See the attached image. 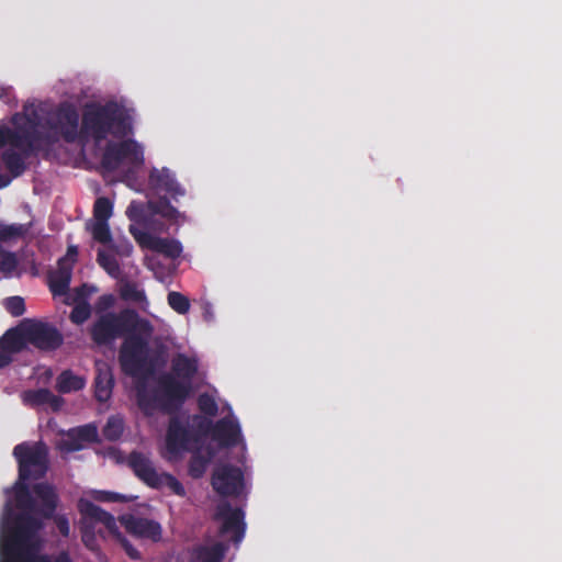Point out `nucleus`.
Here are the masks:
<instances>
[{"mask_svg":"<svg viewBox=\"0 0 562 562\" xmlns=\"http://www.w3.org/2000/svg\"><path fill=\"white\" fill-rule=\"evenodd\" d=\"M80 116L76 105L61 101H27L10 122L0 120V140H83L79 138Z\"/></svg>","mask_w":562,"mask_h":562,"instance_id":"f257e3e1","label":"nucleus"},{"mask_svg":"<svg viewBox=\"0 0 562 562\" xmlns=\"http://www.w3.org/2000/svg\"><path fill=\"white\" fill-rule=\"evenodd\" d=\"M82 158L98 164L103 173L116 172L123 180L135 178L144 165V147L140 143H67Z\"/></svg>","mask_w":562,"mask_h":562,"instance_id":"f03ea898","label":"nucleus"},{"mask_svg":"<svg viewBox=\"0 0 562 562\" xmlns=\"http://www.w3.org/2000/svg\"><path fill=\"white\" fill-rule=\"evenodd\" d=\"M80 135L92 140H108L112 135L120 140H133V117L128 110L115 101L87 103L80 124Z\"/></svg>","mask_w":562,"mask_h":562,"instance_id":"7ed1b4c3","label":"nucleus"},{"mask_svg":"<svg viewBox=\"0 0 562 562\" xmlns=\"http://www.w3.org/2000/svg\"><path fill=\"white\" fill-rule=\"evenodd\" d=\"M19 465V479L14 484L15 506L19 509H34V497L27 485L29 480H41L48 471V449L43 441L21 442L13 448Z\"/></svg>","mask_w":562,"mask_h":562,"instance_id":"20e7f679","label":"nucleus"},{"mask_svg":"<svg viewBox=\"0 0 562 562\" xmlns=\"http://www.w3.org/2000/svg\"><path fill=\"white\" fill-rule=\"evenodd\" d=\"M190 394V384L180 382L171 374H164L158 380V387L148 391L145 383L137 385L136 400L140 411L151 416L159 411L165 414L176 413Z\"/></svg>","mask_w":562,"mask_h":562,"instance_id":"39448f33","label":"nucleus"},{"mask_svg":"<svg viewBox=\"0 0 562 562\" xmlns=\"http://www.w3.org/2000/svg\"><path fill=\"white\" fill-rule=\"evenodd\" d=\"M153 328L147 319L131 308L121 312H106L98 315L89 327V336L98 346H109L117 338L126 337L131 331L150 335Z\"/></svg>","mask_w":562,"mask_h":562,"instance_id":"423d86ee","label":"nucleus"},{"mask_svg":"<svg viewBox=\"0 0 562 562\" xmlns=\"http://www.w3.org/2000/svg\"><path fill=\"white\" fill-rule=\"evenodd\" d=\"M32 513L23 510L12 518L11 526L4 527L0 542V562H18L23 558L29 540L43 526Z\"/></svg>","mask_w":562,"mask_h":562,"instance_id":"0eeeda50","label":"nucleus"},{"mask_svg":"<svg viewBox=\"0 0 562 562\" xmlns=\"http://www.w3.org/2000/svg\"><path fill=\"white\" fill-rule=\"evenodd\" d=\"M119 363L124 374L146 380L155 371V362L150 358L147 338L139 333L131 331L119 351Z\"/></svg>","mask_w":562,"mask_h":562,"instance_id":"6e6552de","label":"nucleus"},{"mask_svg":"<svg viewBox=\"0 0 562 562\" xmlns=\"http://www.w3.org/2000/svg\"><path fill=\"white\" fill-rule=\"evenodd\" d=\"M0 145H7V143H0ZM8 145L1 153V161L11 183L13 179L21 177L37 160L42 150L55 148L56 145L61 147L63 143H8Z\"/></svg>","mask_w":562,"mask_h":562,"instance_id":"1a4fd4ad","label":"nucleus"},{"mask_svg":"<svg viewBox=\"0 0 562 562\" xmlns=\"http://www.w3.org/2000/svg\"><path fill=\"white\" fill-rule=\"evenodd\" d=\"M127 465L135 476L145 485L160 490L167 486L173 494L186 496V488L182 483L168 472H158L151 459L139 451H132L127 458Z\"/></svg>","mask_w":562,"mask_h":562,"instance_id":"9d476101","label":"nucleus"},{"mask_svg":"<svg viewBox=\"0 0 562 562\" xmlns=\"http://www.w3.org/2000/svg\"><path fill=\"white\" fill-rule=\"evenodd\" d=\"M24 324L27 344L35 348L52 351L63 345L64 337L54 325L31 318H25Z\"/></svg>","mask_w":562,"mask_h":562,"instance_id":"9b49d317","label":"nucleus"},{"mask_svg":"<svg viewBox=\"0 0 562 562\" xmlns=\"http://www.w3.org/2000/svg\"><path fill=\"white\" fill-rule=\"evenodd\" d=\"M215 520H221L220 535L226 536L232 533V541L239 544L245 537L246 524L245 513L240 507H232L228 502L217 505L214 514Z\"/></svg>","mask_w":562,"mask_h":562,"instance_id":"f8f14e48","label":"nucleus"},{"mask_svg":"<svg viewBox=\"0 0 562 562\" xmlns=\"http://www.w3.org/2000/svg\"><path fill=\"white\" fill-rule=\"evenodd\" d=\"M212 487L221 496H239L244 488L243 471L231 464H223L214 469Z\"/></svg>","mask_w":562,"mask_h":562,"instance_id":"ddd939ff","label":"nucleus"},{"mask_svg":"<svg viewBox=\"0 0 562 562\" xmlns=\"http://www.w3.org/2000/svg\"><path fill=\"white\" fill-rule=\"evenodd\" d=\"M200 442V437L178 417H171L166 434V449L170 454L191 451V446Z\"/></svg>","mask_w":562,"mask_h":562,"instance_id":"4468645a","label":"nucleus"},{"mask_svg":"<svg viewBox=\"0 0 562 562\" xmlns=\"http://www.w3.org/2000/svg\"><path fill=\"white\" fill-rule=\"evenodd\" d=\"M128 231L143 248L150 249L170 259H177L181 256L182 245L177 239L154 236L148 232L140 231L135 225H130Z\"/></svg>","mask_w":562,"mask_h":562,"instance_id":"2eb2a0df","label":"nucleus"},{"mask_svg":"<svg viewBox=\"0 0 562 562\" xmlns=\"http://www.w3.org/2000/svg\"><path fill=\"white\" fill-rule=\"evenodd\" d=\"M148 186L157 193L164 192L169 195L173 201L186 195V189L177 180L176 173L167 168H151L148 175Z\"/></svg>","mask_w":562,"mask_h":562,"instance_id":"dca6fc26","label":"nucleus"},{"mask_svg":"<svg viewBox=\"0 0 562 562\" xmlns=\"http://www.w3.org/2000/svg\"><path fill=\"white\" fill-rule=\"evenodd\" d=\"M127 532L143 539H149L154 542L161 540L162 528L161 525L153 519L128 515L122 518Z\"/></svg>","mask_w":562,"mask_h":562,"instance_id":"f3484780","label":"nucleus"},{"mask_svg":"<svg viewBox=\"0 0 562 562\" xmlns=\"http://www.w3.org/2000/svg\"><path fill=\"white\" fill-rule=\"evenodd\" d=\"M31 493H34L40 499L38 506H36L34 501V509L32 512L45 519L53 518L58 506V495L54 486L48 483H36L33 485ZM26 510L31 512V509Z\"/></svg>","mask_w":562,"mask_h":562,"instance_id":"a211bd4d","label":"nucleus"},{"mask_svg":"<svg viewBox=\"0 0 562 562\" xmlns=\"http://www.w3.org/2000/svg\"><path fill=\"white\" fill-rule=\"evenodd\" d=\"M78 509L82 516L81 522L92 524L93 526H95V524H102L110 532H117L114 516L94 503L80 499Z\"/></svg>","mask_w":562,"mask_h":562,"instance_id":"6ab92c4d","label":"nucleus"},{"mask_svg":"<svg viewBox=\"0 0 562 562\" xmlns=\"http://www.w3.org/2000/svg\"><path fill=\"white\" fill-rule=\"evenodd\" d=\"M72 261L61 257L57 261V268L48 274V286L54 296L65 295L69 291L72 277Z\"/></svg>","mask_w":562,"mask_h":562,"instance_id":"aec40b11","label":"nucleus"},{"mask_svg":"<svg viewBox=\"0 0 562 562\" xmlns=\"http://www.w3.org/2000/svg\"><path fill=\"white\" fill-rule=\"evenodd\" d=\"M241 437L239 423L235 418L223 417L213 426L212 438L223 448L235 447Z\"/></svg>","mask_w":562,"mask_h":562,"instance_id":"412c9836","label":"nucleus"},{"mask_svg":"<svg viewBox=\"0 0 562 562\" xmlns=\"http://www.w3.org/2000/svg\"><path fill=\"white\" fill-rule=\"evenodd\" d=\"M114 378L110 366L104 361L95 362L94 396L97 401L106 402L113 391Z\"/></svg>","mask_w":562,"mask_h":562,"instance_id":"4be33fe9","label":"nucleus"},{"mask_svg":"<svg viewBox=\"0 0 562 562\" xmlns=\"http://www.w3.org/2000/svg\"><path fill=\"white\" fill-rule=\"evenodd\" d=\"M22 398L25 405L31 407H41L47 405L54 412H58L64 404L63 397L55 395L50 390L45 387L27 390L23 393Z\"/></svg>","mask_w":562,"mask_h":562,"instance_id":"5701e85b","label":"nucleus"},{"mask_svg":"<svg viewBox=\"0 0 562 562\" xmlns=\"http://www.w3.org/2000/svg\"><path fill=\"white\" fill-rule=\"evenodd\" d=\"M27 346L24 319L15 327L8 329L0 338V347L12 357Z\"/></svg>","mask_w":562,"mask_h":562,"instance_id":"b1692460","label":"nucleus"},{"mask_svg":"<svg viewBox=\"0 0 562 562\" xmlns=\"http://www.w3.org/2000/svg\"><path fill=\"white\" fill-rule=\"evenodd\" d=\"M215 456V451L211 446L205 448L199 447L192 451L188 464V473L192 479H201Z\"/></svg>","mask_w":562,"mask_h":562,"instance_id":"393cba45","label":"nucleus"},{"mask_svg":"<svg viewBox=\"0 0 562 562\" xmlns=\"http://www.w3.org/2000/svg\"><path fill=\"white\" fill-rule=\"evenodd\" d=\"M67 436L69 438L68 449L71 451L80 450L82 442H99L98 428L93 424L72 428L67 432Z\"/></svg>","mask_w":562,"mask_h":562,"instance_id":"a878e982","label":"nucleus"},{"mask_svg":"<svg viewBox=\"0 0 562 562\" xmlns=\"http://www.w3.org/2000/svg\"><path fill=\"white\" fill-rule=\"evenodd\" d=\"M171 369L173 373L181 379L179 380L180 382L189 383L191 385V380L198 372V362L193 358L179 353L173 358Z\"/></svg>","mask_w":562,"mask_h":562,"instance_id":"bb28decb","label":"nucleus"},{"mask_svg":"<svg viewBox=\"0 0 562 562\" xmlns=\"http://www.w3.org/2000/svg\"><path fill=\"white\" fill-rule=\"evenodd\" d=\"M228 547L224 542H215L212 546H196L192 551L195 562H221Z\"/></svg>","mask_w":562,"mask_h":562,"instance_id":"cd10ccee","label":"nucleus"},{"mask_svg":"<svg viewBox=\"0 0 562 562\" xmlns=\"http://www.w3.org/2000/svg\"><path fill=\"white\" fill-rule=\"evenodd\" d=\"M85 385V379L74 374L71 370L63 371L56 380V390L63 394L80 391Z\"/></svg>","mask_w":562,"mask_h":562,"instance_id":"c85d7f7f","label":"nucleus"},{"mask_svg":"<svg viewBox=\"0 0 562 562\" xmlns=\"http://www.w3.org/2000/svg\"><path fill=\"white\" fill-rule=\"evenodd\" d=\"M147 206L151 213L161 215L167 220H177L180 216V212L173 205H171L167 196L160 198L154 202L149 201Z\"/></svg>","mask_w":562,"mask_h":562,"instance_id":"c756f323","label":"nucleus"},{"mask_svg":"<svg viewBox=\"0 0 562 562\" xmlns=\"http://www.w3.org/2000/svg\"><path fill=\"white\" fill-rule=\"evenodd\" d=\"M97 262L110 277L117 279L121 276V267L115 256L100 249L97 254Z\"/></svg>","mask_w":562,"mask_h":562,"instance_id":"7c9ffc66","label":"nucleus"},{"mask_svg":"<svg viewBox=\"0 0 562 562\" xmlns=\"http://www.w3.org/2000/svg\"><path fill=\"white\" fill-rule=\"evenodd\" d=\"M124 430V422L120 416H111L108 418L105 426L103 427L102 434L105 439L115 441L120 439Z\"/></svg>","mask_w":562,"mask_h":562,"instance_id":"2f4dec72","label":"nucleus"},{"mask_svg":"<svg viewBox=\"0 0 562 562\" xmlns=\"http://www.w3.org/2000/svg\"><path fill=\"white\" fill-rule=\"evenodd\" d=\"M121 297L124 301L142 304L147 302L145 291L139 289L136 283L127 282L121 288Z\"/></svg>","mask_w":562,"mask_h":562,"instance_id":"473e14b6","label":"nucleus"},{"mask_svg":"<svg viewBox=\"0 0 562 562\" xmlns=\"http://www.w3.org/2000/svg\"><path fill=\"white\" fill-rule=\"evenodd\" d=\"M113 204L105 198H98L93 205V216L95 222H108L112 216Z\"/></svg>","mask_w":562,"mask_h":562,"instance_id":"72a5a7b5","label":"nucleus"},{"mask_svg":"<svg viewBox=\"0 0 562 562\" xmlns=\"http://www.w3.org/2000/svg\"><path fill=\"white\" fill-rule=\"evenodd\" d=\"M92 238L102 245H109L112 243V234L108 222H95L90 228Z\"/></svg>","mask_w":562,"mask_h":562,"instance_id":"f704fd0d","label":"nucleus"},{"mask_svg":"<svg viewBox=\"0 0 562 562\" xmlns=\"http://www.w3.org/2000/svg\"><path fill=\"white\" fill-rule=\"evenodd\" d=\"M91 316V305L89 302H79L75 303L72 307L69 319L75 325H82L86 323Z\"/></svg>","mask_w":562,"mask_h":562,"instance_id":"c9c22d12","label":"nucleus"},{"mask_svg":"<svg viewBox=\"0 0 562 562\" xmlns=\"http://www.w3.org/2000/svg\"><path fill=\"white\" fill-rule=\"evenodd\" d=\"M146 207L148 206L143 202L132 201L127 206L126 215L133 223L144 225L147 221Z\"/></svg>","mask_w":562,"mask_h":562,"instance_id":"e433bc0d","label":"nucleus"},{"mask_svg":"<svg viewBox=\"0 0 562 562\" xmlns=\"http://www.w3.org/2000/svg\"><path fill=\"white\" fill-rule=\"evenodd\" d=\"M167 300L169 306L179 314H187L190 310L189 299L180 292H169Z\"/></svg>","mask_w":562,"mask_h":562,"instance_id":"4c0bfd02","label":"nucleus"},{"mask_svg":"<svg viewBox=\"0 0 562 562\" xmlns=\"http://www.w3.org/2000/svg\"><path fill=\"white\" fill-rule=\"evenodd\" d=\"M198 407L206 416L214 417L218 413V406L214 397L207 393L200 394L198 397Z\"/></svg>","mask_w":562,"mask_h":562,"instance_id":"58836bf2","label":"nucleus"},{"mask_svg":"<svg viewBox=\"0 0 562 562\" xmlns=\"http://www.w3.org/2000/svg\"><path fill=\"white\" fill-rule=\"evenodd\" d=\"M18 268V258L14 252L4 251L0 254V272L9 277Z\"/></svg>","mask_w":562,"mask_h":562,"instance_id":"ea45409f","label":"nucleus"},{"mask_svg":"<svg viewBox=\"0 0 562 562\" xmlns=\"http://www.w3.org/2000/svg\"><path fill=\"white\" fill-rule=\"evenodd\" d=\"M5 310L14 317L21 316L25 312V302L21 296L8 297L4 302Z\"/></svg>","mask_w":562,"mask_h":562,"instance_id":"a19ab883","label":"nucleus"},{"mask_svg":"<svg viewBox=\"0 0 562 562\" xmlns=\"http://www.w3.org/2000/svg\"><path fill=\"white\" fill-rule=\"evenodd\" d=\"M192 424L195 429V430H193L194 434H198L200 438H201V436H205L209 432H211V434L213 432L214 425L206 417H203L201 415H194L192 417Z\"/></svg>","mask_w":562,"mask_h":562,"instance_id":"79ce46f5","label":"nucleus"},{"mask_svg":"<svg viewBox=\"0 0 562 562\" xmlns=\"http://www.w3.org/2000/svg\"><path fill=\"white\" fill-rule=\"evenodd\" d=\"M97 291V288L87 283L75 289L74 303L88 302L89 296Z\"/></svg>","mask_w":562,"mask_h":562,"instance_id":"37998d69","label":"nucleus"},{"mask_svg":"<svg viewBox=\"0 0 562 562\" xmlns=\"http://www.w3.org/2000/svg\"><path fill=\"white\" fill-rule=\"evenodd\" d=\"M117 536V540L125 553L133 560H139L142 558L140 552L128 541L127 538L122 536L119 531L113 532Z\"/></svg>","mask_w":562,"mask_h":562,"instance_id":"c03bdc74","label":"nucleus"},{"mask_svg":"<svg viewBox=\"0 0 562 562\" xmlns=\"http://www.w3.org/2000/svg\"><path fill=\"white\" fill-rule=\"evenodd\" d=\"M115 297L113 294H103L99 296L95 303V312L98 315L110 312L109 310L114 305Z\"/></svg>","mask_w":562,"mask_h":562,"instance_id":"a18cd8bd","label":"nucleus"},{"mask_svg":"<svg viewBox=\"0 0 562 562\" xmlns=\"http://www.w3.org/2000/svg\"><path fill=\"white\" fill-rule=\"evenodd\" d=\"M93 498L98 502H124L125 497L119 493L109 492V491H95L93 492Z\"/></svg>","mask_w":562,"mask_h":562,"instance_id":"49530a36","label":"nucleus"},{"mask_svg":"<svg viewBox=\"0 0 562 562\" xmlns=\"http://www.w3.org/2000/svg\"><path fill=\"white\" fill-rule=\"evenodd\" d=\"M81 533L85 546L92 549V544L95 541L94 526L92 524L81 522Z\"/></svg>","mask_w":562,"mask_h":562,"instance_id":"de8ad7c7","label":"nucleus"},{"mask_svg":"<svg viewBox=\"0 0 562 562\" xmlns=\"http://www.w3.org/2000/svg\"><path fill=\"white\" fill-rule=\"evenodd\" d=\"M53 518H54V521L56 524V527H57L59 533L63 537H68L69 532H70V526H69V521H68L67 517L64 515H57V516L54 515Z\"/></svg>","mask_w":562,"mask_h":562,"instance_id":"09e8293b","label":"nucleus"},{"mask_svg":"<svg viewBox=\"0 0 562 562\" xmlns=\"http://www.w3.org/2000/svg\"><path fill=\"white\" fill-rule=\"evenodd\" d=\"M18 562H52V560L47 554H33L24 551L23 558H20Z\"/></svg>","mask_w":562,"mask_h":562,"instance_id":"8fccbe9b","label":"nucleus"},{"mask_svg":"<svg viewBox=\"0 0 562 562\" xmlns=\"http://www.w3.org/2000/svg\"><path fill=\"white\" fill-rule=\"evenodd\" d=\"M13 360V357L4 349L0 347V369L9 366Z\"/></svg>","mask_w":562,"mask_h":562,"instance_id":"3c124183","label":"nucleus"},{"mask_svg":"<svg viewBox=\"0 0 562 562\" xmlns=\"http://www.w3.org/2000/svg\"><path fill=\"white\" fill-rule=\"evenodd\" d=\"M12 98V88L5 87L0 83V100H2L5 103H9Z\"/></svg>","mask_w":562,"mask_h":562,"instance_id":"603ef678","label":"nucleus"},{"mask_svg":"<svg viewBox=\"0 0 562 562\" xmlns=\"http://www.w3.org/2000/svg\"><path fill=\"white\" fill-rule=\"evenodd\" d=\"M78 256V249L76 246H69L67 249V254L64 257H67L68 260L72 261V266L75 265Z\"/></svg>","mask_w":562,"mask_h":562,"instance_id":"864d4df0","label":"nucleus"},{"mask_svg":"<svg viewBox=\"0 0 562 562\" xmlns=\"http://www.w3.org/2000/svg\"><path fill=\"white\" fill-rule=\"evenodd\" d=\"M53 562H72L69 552L60 551L53 560Z\"/></svg>","mask_w":562,"mask_h":562,"instance_id":"5fc2aeb1","label":"nucleus"},{"mask_svg":"<svg viewBox=\"0 0 562 562\" xmlns=\"http://www.w3.org/2000/svg\"><path fill=\"white\" fill-rule=\"evenodd\" d=\"M11 514H12L11 505H10V503H7V505H5V516H7V519H9V516Z\"/></svg>","mask_w":562,"mask_h":562,"instance_id":"6e6d98bb","label":"nucleus"}]
</instances>
